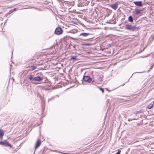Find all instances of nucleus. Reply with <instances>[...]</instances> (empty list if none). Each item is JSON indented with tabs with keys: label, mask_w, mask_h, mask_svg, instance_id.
<instances>
[{
	"label": "nucleus",
	"mask_w": 154,
	"mask_h": 154,
	"mask_svg": "<svg viewBox=\"0 0 154 154\" xmlns=\"http://www.w3.org/2000/svg\"><path fill=\"white\" fill-rule=\"evenodd\" d=\"M120 152H121V150L119 149H118V152L115 154H120Z\"/></svg>",
	"instance_id": "a211bd4d"
},
{
	"label": "nucleus",
	"mask_w": 154,
	"mask_h": 154,
	"mask_svg": "<svg viewBox=\"0 0 154 154\" xmlns=\"http://www.w3.org/2000/svg\"><path fill=\"white\" fill-rule=\"evenodd\" d=\"M141 10L139 9H136L135 13L136 14H139L141 12Z\"/></svg>",
	"instance_id": "2eb2a0df"
},
{
	"label": "nucleus",
	"mask_w": 154,
	"mask_h": 154,
	"mask_svg": "<svg viewBox=\"0 0 154 154\" xmlns=\"http://www.w3.org/2000/svg\"><path fill=\"white\" fill-rule=\"evenodd\" d=\"M110 7L114 10H116L118 8V5L116 4L110 5Z\"/></svg>",
	"instance_id": "0eeeda50"
},
{
	"label": "nucleus",
	"mask_w": 154,
	"mask_h": 154,
	"mask_svg": "<svg viewBox=\"0 0 154 154\" xmlns=\"http://www.w3.org/2000/svg\"><path fill=\"white\" fill-rule=\"evenodd\" d=\"M154 105V104H152V103H150L149 104L148 106H147V107H148V108L150 109H151V108H152L153 106Z\"/></svg>",
	"instance_id": "ddd939ff"
},
{
	"label": "nucleus",
	"mask_w": 154,
	"mask_h": 154,
	"mask_svg": "<svg viewBox=\"0 0 154 154\" xmlns=\"http://www.w3.org/2000/svg\"><path fill=\"white\" fill-rule=\"evenodd\" d=\"M84 45H90L89 44H83Z\"/></svg>",
	"instance_id": "aec40b11"
},
{
	"label": "nucleus",
	"mask_w": 154,
	"mask_h": 154,
	"mask_svg": "<svg viewBox=\"0 0 154 154\" xmlns=\"http://www.w3.org/2000/svg\"><path fill=\"white\" fill-rule=\"evenodd\" d=\"M125 28L127 29L132 31H134L137 29L135 26L129 25L128 24L126 25Z\"/></svg>",
	"instance_id": "f03ea898"
},
{
	"label": "nucleus",
	"mask_w": 154,
	"mask_h": 154,
	"mask_svg": "<svg viewBox=\"0 0 154 154\" xmlns=\"http://www.w3.org/2000/svg\"><path fill=\"white\" fill-rule=\"evenodd\" d=\"M83 79L85 81L88 82H90L92 81V79L88 76H84Z\"/></svg>",
	"instance_id": "20e7f679"
},
{
	"label": "nucleus",
	"mask_w": 154,
	"mask_h": 154,
	"mask_svg": "<svg viewBox=\"0 0 154 154\" xmlns=\"http://www.w3.org/2000/svg\"><path fill=\"white\" fill-rule=\"evenodd\" d=\"M0 145L6 146H9L11 148L12 147V146L6 140L0 141Z\"/></svg>",
	"instance_id": "f257e3e1"
},
{
	"label": "nucleus",
	"mask_w": 154,
	"mask_h": 154,
	"mask_svg": "<svg viewBox=\"0 0 154 154\" xmlns=\"http://www.w3.org/2000/svg\"><path fill=\"white\" fill-rule=\"evenodd\" d=\"M42 142L41 140L39 139H38L36 143L35 146V149H36L41 145Z\"/></svg>",
	"instance_id": "39448f33"
},
{
	"label": "nucleus",
	"mask_w": 154,
	"mask_h": 154,
	"mask_svg": "<svg viewBox=\"0 0 154 154\" xmlns=\"http://www.w3.org/2000/svg\"><path fill=\"white\" fill-rule=\"evenodd\" d=\"M128 20L131 22H132L133 21V19L132 16H130L128 18Z\"/></svg>",
	"instance_id": "4468645a"
},
{
	"label": "nucleus",
	"mask_w": 154,
	"mask_h": 154,
	"mask_svg": "<svg viewBox=\"0 0 154 154\" xmlns=\"http://www.w3.org/2000/svg\"><path fill=\"white\" fill-rule=\"evenodd\" d=\"M4 134V133L2 129H0V139L1 140H2Z\"/></svg>",
	"instance_id": "6e6552de"
},
{
	"label": "nucleus",
	"mask_w": 154,
	"mask_h": 154,
	"mask_svg": "<svg viewBox=\"0 0 154 154\" xmlns=\"http://www.w3.org/2000/svg\"><path fill=\"white\" fill-rule=\"evenodd\" d=\"M98 78L99 81L100 82H101L102 80L103 76L102 75H98Z\"/></svg>",
	"instance_id": "f8f14e48"
},
{
	"label": "nucleus",
	"mask_w": 154,
	"mask_h": 154,
	"mask_svg": "<svg viewBox=\"0 0 154 154\" xmlns=\"http://www.w3.org/2000/svg\"><path fill=\"white\" fill-rule=\"evenodd\" d=\"M29 69H28V70H33L36 68V66H31L29 67Z\"/></svg>",
	"instance_id": "9d476101"
},
{
	"label": "nucleus",
	"mask_w": 154,
	"mask_h": 154,
	"mask_svg": "<svg viewBox=\"0 0 154 154\" xmlns=\"http://www.w3.org/2000/svg\"><path fill=\"white\" fill-rule=\"evenodd\" d=\"M90 34L89 33H82L80 34V35H82L84 36H87Z\"/></svg>",
	"instance_id": "9b49d317"
},
{
	"label": "nucleus",
	"mask_w": 154,
	"mask_h": 154,
	"mask_svg": "<svg viewBox=\"0 0 154 154\" xmlns=\"http://www.w3.org/2000/svg\"><path fill=\"white\" fill-rule=\"evenodd\" d=\"M99 90H100L102 91V93H103L104 90L102 88H99Z\"/></svg>",
	"instance_id": "6ab92c4d"
},
{
	"label": "nucleus",
	"mask_w": 154,
	"mask_h": 154,
	"mask_svg": "<svg viewBox=\"0 0 154 154\" xmlns=\"http://www.w3.org/2000/svg\"><path fill=\"white\" fill-rule=\"evenodd\" d=\"M134 3L136 5L139 6H142V2L140 1L139 2H134Z\"/></svg>",
	"instance_id": "1a4fd4ad"
},
{
	"label": "nucleus",
	"mask_w": 154,
	"mask_h": 154,
	"mask_svg": "<svg viewBox=\"0 0 154 154\" xmlns=\"http://www.w3.org/2000/svg\"><path fill=\"white\" fill-rule=\"evenodd\" d=\"M52 151H54V152H55V151H56V150H52Z\"/></svg>",
	"instance_id": "412c9836"
},
{
	"label": "nucleus",
	"mask_w": 154,
	"mask_h": 154,
	"mask_svg": "<svg viewBox=\"0 0 154 154\" xmlns=\"http://www.w3.org/2000/svg\"><path fill=\"white\" fill-rule=\"evenodd\" d=\"M12 11H10L9 13H11Z\"/></svg>",
	"instance_id": "4be33fe9"
},
{
	"label": "nucleus",
	"mask_w": 154,
	"mask_h": 154,
	"mask_svg": "<svg viewBox=\"0 0 154 154\" xmlns=\"http://www.w3.org/2000/svg\"><path fill=\"white\" fill-rule=\"evenodd\" d=\"M43 79V78L41 77L38 76L33 78V80L35 81L40 82Z\"/></svg>",
	"instance_id": "423d86ee"
},
{
	"label": "nucleus",
	"mask_w": 154,
	"mask_h": 154,
	"mask_svg": "<svg viewBox=\"0 0 154 154\" xmlns=\"http://www.w3.org/2000/svg\"><path fill=\"white\" fill-rule=\"evenodd\" d=\"M76 57H77L76 56H72L70 58V60L76 59Z\"/></svg>",
	"instance_id": "dca6fc26"
},
{
	"label": "nucleus",
	"mask_w": 154,
	"mask_h": 154,
	"mask_svg": "<svg viewBox=\"0 0 154 154\" xmlns=\"http://www.w3.org/2000/svg\"><path fill=\"white\" fill-rule=\"evenodd\" d=\"M33 78L32 77L31 75H30L29 77V79L30 80H33Z\"/></svg>",
	"instance_id": "f3484780"
},
{
	"label": "nucleus",
	"mask_w": 154,
	"mask_h": 154,
	"mask_svg": "<svg viewBox=\"0 0 154 154\" xmlns=\"http://www.w3.org/2000/svg\"><path fill=\"white\" fill-rule=\"evenodd\" d=\"M63 30L60 27H57L56 28L55 31V33L57 35H60L62 33Z\"/></svg>",
	"instance_id": "7ed1b4c3"
}]
</instances>
